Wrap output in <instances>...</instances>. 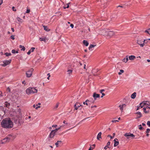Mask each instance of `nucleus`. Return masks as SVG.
<instances>
[{
	"mask_svg": "<svg viewBox=\"0 0 150 150\" xmlns=\"http://www.w3.org/2000/svg\"><path fill=\"white\" fill-rule=\"evenodd\" d=\"M83 104H84V105H88V103H87V102H83Z\"/></svg>",
	"mask_w": 150,
	"mask_h": 150,
	"instance_id": "obj_43",
	"label": "nucleus"
},
{
	"mask_svg": "<svg viewBox=\"0 0 150 150\" xmlns=\"http://www.w3.org/2000/svg\"><path fill=\"white\" fill-rule=\"evenodd\" d=\"M58 106H59V105L58 104H57L55 106V108H57L58 107Z\"/></svg>",
	"mask_w": 150,
	"mask_h": 150,
	"instance_id": "obj_56",
	"label": "nucleus"
},
{
	"mask_svg": "<svg viewBox=\"0 0 150 150\" xmlns=\"http://www.w3.org/2000/svg\"><path fill=\"white\" fill-rule=\"evenodd\" d=\"M14 37V36L13 35H12L10 37L13 40H14L15 39V38Z\"/></svg>",
	"mask_w": 150,
	"mask_h": 150,
	"instance_id": "obj_36",
	"label": "nucleus"
},
{
	"mask_svg": "<svg viewBox=\"0 0 150 150\" xmlns=\"http://www.w3.org/2000/svg\"><path fill=\"white\" fill-rule=\"evenodd\" d=\"M38 106L36 107L35 108L36 109H38V108H40L41 107L40 106Z\"/></svg>",
	"mask_w": 150,
	"mask_h": 150,
	"instance_id": "obj_51",
	"label": "nucleus"
},
{
	"mask_svg": "<svg viewBox=\"0 0 150 150\" xmlns=\"http://www.w3.org/2000/svg\"><path fill=\"white\" fill-rule=\"evenodd\" d=\"M145 32L147 33L149 35H150V30H148H148H145Z\"/></svg>",
	"mask_w": 150,
	"mask_h": 150,
	"instance_id": "obj_32",
	"label": "nucleus"
},
{
	"mask_svg": "<svg viewBox=\"0 0 150 150\" xmlns=\"http://www.w3.org/2000/svg\"><path fill=\"white\" fill-rule=\"evenodd\" d=\"M39 39L40 41H44V42H45L46 41L45 38H40Z\"/></svg>",
	"mask_w": 150,
	"mask_h": 150,
	"instance_id": "obj_29",
	"label": "nucleus"
},
{
	"mask_svg": "<svg viewBox=\"0 0 150 150\" xmlns=\"http://www.w3.org/2000/svg\"><path fill=\"white\" fill-rule=\"evenodd\" d=\"M63 123L64 124H67V123L66 121L65 120H64L63 121Z\"/></svg>",
	"mask_w": 150,
	"mask_h": 150,
	"instance_id": "obj_52",
	"label": "nucleus"
},
{
	"mask_svg": "<svg viewBox=\"0 0 150 150\" xmlns=\"http://www.w3.org/2000/svg\"><path fill=\"white\" fill-rule=\"evenodd\" d=\"M12 9L13 11H16V10L15 9V7L13 6L12 7Z\"/></svg>",
	"mask_w": 150,
	"mask_h": 150,
	"instance_id": "obj_53",
	"label": "nucleus"
},
{
	"mask_svg": "<svg viewBox=\"0 0 150 150\" xmlns=\"http://www.w3.org/2000/svg\"><path fill=\"white\" fill-rule=\"evenodd\" d=\"M102 133L101 132H100L98 134L97 137V139L98 140H100V139H101V135Z\"/></svg>",
	"mask_w": 150,
	"mask_h": 150,
	"instance_id": "obj_17",
	"label": "nucleus"
},
{
	"mask_svg": "<svg viewBox=\"0 0 150 150\" xmlns=\"http://www.w3.org/2000/svg\"><path fill=\"white\" fill-rule=\"evenodd\" d=\"M140 108H141L140 107V106H139L137 107V109L136 110H138L139 109H140Z\"/></svg>",
	"mask_w": 150,
	"mask_h": 150,
	"instance_id": "obj_57",
	"label": "nucleus"
},
{
	"mask_svg": "<svg viewBox=\"0 0 150 150\" xmlns=\"http://www.w3.org/2000/svg\"><path fill=\"white\" fill-rule=\"evenodd\" d=\"M124 136L126 137L127 139L131 138V139H134L135 137V135L131 133L130 132L124 134Z\"/></svg>",
	"mask_w": 150,
	"mask_h": 150,
	"instance_id": "obj_5",
	"label": "nucleus"
},
{
	"mask_svg": "<svg viewBox=\"0 0 150 150\" xmlns=\"http://www.w3.org/2000/svg\"><path fill=\"white\" fill-rule=\"evenodd\" d=\"M34 69L32 68L28 70L26 73V76L28 77H30L32 74V73Z\"/></svg>",
	"mask_w": 150,
	"mask_h": 150,
	"instance_id": "obj_8",
	"label": "nucleus"
},
{
	"mask_svg": "<svg viewBox=\"0 0 150 150\" xmlns=\"http://www.w3.org/2000/svg\"><path fill=\"white\" fill-rule=\"evenodd\" d=\"M136 114L137 115L136 119L140 118L142 116V114L140 112H137L136 113Z\"/></svg>",
	"mask_w": 150,
	"mask_h": 150,
	"instance_id": "obj_16",
	"label": "nucleus"
},
{
	"mask_svg": "<svg viewBox=\"0 0 150 150\" xmlns=\"http://www.w3.org/2000/svg\"><path fill=\"white\" fill-rule=\"evenodd\" d=\"M96 46V45H93L91 44L90 45L89 47H88V49L90 50V49L93 47H94Z\"/></svg>",
	"mask_w": 150,
	"mask_h": 150,
	"instance_id": "obj_28",
	"label": "nucleus"
},
{
	"mask_svg": "<svg viewBox=\"0 0 150 150\" xmlns=\"http://www.w3.org/2000/svg\"><path fill=\"white\" fill-rule=\"evenodd\" d=\"M93 97L94 98V100L93 101L92 103H93L94 102L95 100H96L97 98H100V95L94 93L93 94Z\"/></svg>",
	"mask_w": 150,
	"mask_h": 150,
	"instance_id": "obj_12",
	"label": "nucleus"
},
{
	"mask_svg": "<svg viewBox=\"0 0 150 150\" xmlns=\"http://www.w3.org/2000/svg\"><path fill=\"white\" fill-rule=\"evenodd\" d=\"M6 107H7L8 105H10V104L9 103H8L7 104H6Z\"/></svg>",
	"mask_w": 150,
	"mask_h": 150,
	"instance_id": "obj_58",
	"label": "nucleus"
},
{
	"mask_svg": "<svg viewBox=\"0 0 150 150\" xmlns=\"http://www.w3.org/2000/svg\"><path fill=\"white\" fill-rule=\"evenodd\" d=\"M3 3V0H0V6Z\"/></svg>",
	"mask_w": 150,
	"mask_h": 150,
	"instance_id": "obj_55",
	"label": "nucleus"
},
{
	"mask_svg": "<svg viewBox=\"0 0 150 150\" xmlns=\"http://www.w3.org/2000/svg\"><path fill=\"white\" fill-rule=\"evenodd\" d=\"M5 54L6 55V57H8L9 56H11V54L10 53H8V52H6V53H5Z\"/></svg>",
	"mask_w": 150,
	"mask_h": 150,
	"instance_id": "obj_30",
	"label": "nucleus"
},
{
	"mask_svg": "<svg viewBox=\"0 0 150 150\" xmlns=\"http://www.w3.org/2000/svg\"><path fill=\"white\" fill-rule=\"evenodd\" d=\"M61 127V126H60V127H59L58 128H57V129H54L55 130V131H56L57 132V131Z\"/></svg>",
	"mask_w": 150,
	"mask_h": 150,
	"instance_id": "obj_41",
	"label": "nucleus"
},
{
	"mask_svg": "<svg viewBox=\"0 0 150 150\" xmlns=\"http://www.w3.org/2000/svg\"><path fill=\"white\" fill-rule=\"evenodd\" d=\"M136 92L134 93L131 96V98L132 99H134L136 97Z\"/></svg>",
	"mask_w": 150,
	"mask_h": 150,
	"instance_id": "obj_23",
	"label": "nucleus"
},
{
	"mask_svg": "<svg viewBox=\"0 0 150 150\" xmlns=\"http://www.w3.org/2000/svg\"><path fill=\"white\" fill-rule=\"evenodd\" d=\"M110 142H108L107 143V146H108L110 145Z\"/></svg>",
	"mask_w": 150,
	"mask_h": 150,
	"instance_id": "obj_54",
	"label": "nucleus"
},
{
	"mask_svg": "<svg viewBox=\"0 0 150 150\" xmlns=\"http://www.w3.org/2000/svg\"><path fill=\"white\" fill-rule=\"evenodd\" d=\"M147 125H149V127H150V121H148L147 122Z\"/></svg>",
	"mask_w": 150,
	"mask_h": 150,
	"instance_id": "obj_44",
	"label": "nucleus"
},
{
	"mask_svg": "<svg viewBox=\"0 0 150 150\" xmlns=\"http://www.w3.org/2000/svg\"><path fill=\"white\" fill-rule=\"evenodd\" d=\"M107 137H110L111 139H112L113 138V137H112L110 135H108Z\"/></svg>",
	"mask_w": 150,
	"mask_h": 150,
	"instance_id": "obj_39",
	"label": "nucleus"
},
{
	"mask_svg": "<svg viewBox=\"0 0 150 150\" xmlns=\"http://www.w3.org/2000/svg\"><path fill=\"white\" fill-rule=\"evenodd\" d=\"M83 43L84 45L86 46H87L88 45V41L86 40H84L83 41Z\"/></svg>",
	"mask_w": 150,
	"mask_h": 150,
	"instance_id": "obj_24",
	"label": "nucleus"
},
{
	"mask_svg": "<svg viewBox=\"0 0 150 150\" xmlns=\"http://www.w3.org/2000/svg\"><path fill=\"white\" fill-rule=\"evenodd\" d=\"M139 106H140V108H142L144 106V105H143V103H141L140 104V105H139Z\"/></svg>",
	"mask_w": 150,
	"mask_h": 150,
	"instance_id": "obj_34",
	"label": "nucleus"
},
{
	"mask_svg": "<svg viewBox=\"0 0 150 150\" xmlns=\"http://www.w3.org/2000/svg\"><path fill=\"white\" fill-rule=\"evenodd\" d=\"M11 30H12L13 32H14V29L13 28H11Z\"/></svg>",
	"mask_w": 150,
	"mask_h": 150,
	"instance_id": "obj_60",
	"label": "nucleus"
},
{
	"mask_svg": "<svg viewBox=\"0 0 150 150\" xmlns=\"http://www.w3.org/2000/svg\"><path fill=\"white\" fill-rule=\"evenodd\" d=\"M126 105L125 104H124L122 105H120L118 107L120 108V109L121 110V112H122L123 111V108L126 107Z\"/></svg>",
	"mask_w": 150,
	"mask_h": 150,
	"instance_id": "obj_14",
	"label": "nucleus"
},
{
	"mask_svg": "<svg viewBox=\"0 0 150 150\" xmlns=\"http://www.w3.org/2000/svg\"><path fill=\"white\" fill-rule=\"evenodd\" d=\"M105 91V90L104 89H102V90H100V93H103V91Z\"/></svg>",
	"mask_w": 150,
	"mask_h": 150,
	"instance_id": "obj_47",
	"label": "nucleus"
},
{
	"mask_svg": "<svg viewBox=\"0 0 150 150\" xmlns=\"http://www.w3.org/2000/svg\"><path fill=\"white\" fill-rule=\"evenodd\" d=\"M18 117H19L18 116H16L14 118V122L15 124H16V121H18Z\"/></svg>",
	"mask_w": 150,
	"mask_h": 150,
	"instance_id": "obj_26",
	"label": "nucleus"
},
{
	"mask_svg": "<svg viewBox=\"0 0 150 150\" xmlns=\"http://www.w3.org/2000/svg\"><path fill=\"white\" fill-rule=\"evenodd\" d=\"M145 108H146V109H148V110H149L150 109V107L148 106H146Z\"/></svg>",
	"mask_w": 150,
	"mask_h": 150,
	"instance_id": "obj_61",
	"label": "nucleus"
},
{
	"mask_svg": "<svg viewBox=\"0 0 150 150\" xmlns=\"http://www.w3.org/2000/svg\"><path fill=\"white\" fill-rule=\"evenodd\" d=\"M10 136L9 135V137H6L2 140L1 144H4L6 142H9L11 139V138L9 137Z\"/></svg>",
	"mask_w": 150,
	"mask_h": 150,
	"instance_id": "obj_7",
	"label": "nucleus"
},
{
	"mask_svg": "<svg viewBox=\"0 0 150 150\" xmlns=\"http://www.w3.org/2000/svg\"><path fill=\"white\" fill-rule=\"evenodd\" d=\"M72 72L73 71L71 69H68L67 71V74L69 76H71V74H72Z\"/></svg>",
	"mask_w": 150,
	"mask_h": 150,
	"instance_id": "obj_18",
	"label": "nucleus"
},
{
	"mask_svg": "<svg viewBox=\"0 0 150 150\" xmlns=\"http://www.w3.org/2000/svg\"><path fill=\"white\" fill-rule=\"evenodd\" d=\"M62 142V141H58L57 142L55 143V145H56V147H58L59 144H61Z\"/></svg>",
	"mask_w": 150,
	"mask_h": 150,
	"instance_id": "obj_25",
	"label": "nucleus"
},
{
	"mask_svg": "<svg viewBox=\"0 0 150 150\" xmlns=\"http://www.w3.org/2000/svg\"><path fill=\"white\" fill-rule=\"evenodd\" d=\"M15 50H12V53H13V54H14L15 53Z\"/></svg>",
	"mask_w": 150,
	"mask_h": 150,
	"instance_id": "obj_48",
	"label": "nucleus"
},
{
	"mask_svg": "<svg viewBox=\"0 0 150 150\" xmlns=\"http://www.w3.org/2000/svg\"><path fill=\"white\" fill-rule=\"evenodd\" d=\"M139 127H139V129L140 130H142L143 129V127L142 126V125H140L139 126Z\"/></svg>",
	"mask_w": 150,
	"mask_h": 150,
	"instance_id": "obj_35",
	"label": "nucleus"
},
{
	"mask_svg": "<svg viewBox=\"0 0 150 150\" xmlns=\"http://www.w3.org/2000/svg\"><path fill=\"white\" fill-rule=\"evenodd\" d=\"M70 27H71V28H74V25H73V24H70Z\"/></svg>",
	"mask_w": 150,
	"mask_h": 150,
	"instance_id": "obj_50",
	"label": "nucleus"
},
{
	"mask_svg": "<svg viewBox=\"0 0 150 150\" xmlns=\"http://www.w3.org/2000/svg\"><path fill=\"white\" fill-rule=\"evenodd\" d=\"M99 71V70L98 69L95 68L92 69L91 71V73L94 76H97L98 74H96Z\"/></svg>",
	"mask_w": 150,
	"mask_h": 150,
	"instance_id": "obj_9",
	"label": "nucleus"
},
{
	"mask_svg": "<svg viewBox=\"0 0 150 150\" xmlns=\"http://www.w3.org/2000/svg\"><path fill=\"white\" fill-rule=\"evenodd\" d=\"M136 58L135 56L134 55H132L129 57V59L130 60H134Z\"/></svg>",
	"mask_w": 150,
	"mask_h": 150,
	"instance_id": "obj_20",
	"label": "nucleus"
},
{
	"mask_svg": "<svg viewBox=\"0 0 150 150\" xmlns=\"http://www.w3.org/2000/svg\"><path fill=\"white\" fill-rule=\"evenodd\" d=\"M118 122V121L117 120H113L112 121V122Z\"/></svg>",
	"mask_w": 150,
	"mask_h": 150,
	"instance_id": "obj_49",
	"label": "nucleus"
},
{
	"mask_svg": "<svg viewBox=\"0 0 150 150\" xmlns=\"http://www.w3.org/2000/svg\"><path fill=\"white\" fill-rule=\"evenodd\" d=\"M108 148H109V147L107 145L104 148V149L105 150L107 149Z\"/></svg>",
	"mask_w": 150,
	"mask_h": 150,
	"instance_id": "obj_42",
	"label": "nucleus"
},
{
	"mask_svg": "<svg viewBox=\"0 0 150 150\" xmlns=\"http://www.w3.org/2000/svg\"><path fill=\"white\" fill-rule=\"evenodd\" d=\"M146 102L147 101H144L142 102L143 103V104L144 106L145 105H146Z\"/></svg>",
	"mask_w": 150,
	"mask_h": 150,
	"instance_id": "obj_38",
	"label": "nucleus"
},
{
	"mask_svg": "<svg viewBox=\"0 0 150 150\" xmlns=\"http://www.w3.org/2000/svg\"><path fill=\"white\" fill-rule=\"evenodd\" d=\"M2 93L1 91H0V97L2 96Z\"/></svg>",
	"mask_w": 150,
	"mask_h": 150,
	"instance_id": "obj_62",
	"label": "nucleus"
},
{
	"mask_svg": "<svg viewBox=\"0 0 150 150\" xmlns=\"http://www.w3.org/2000/svg\"><path fill=\"white\" fill-rule=\"evenodd\" d=\"M38 92V90L34 87H29L26 89V92L28 95L31 94L36 93Z\"/></svg>",
	"mask_w": 150,
	"mask_h": 150,
	"instance_id": "obj_3",
	"label": "nucleus"
},
{
	"mask_svg": "<svg viewBox=\"0 0 150 150\" xmlns=\"http://www.w3.org/2000/svg\"><path fill=\"white\" fill-rule=\"evenodd\" d=\"M150 131V129H146V133H148Z\"/></svg>",
	"mask_w": 150,
	"mask_h": 150,
	"instance_id": "obj_37",
	"label": "nucleus"
},
{
	"mask_svg": "<svg viewBox=\"0 0 150 150\" xmlns=\"http://www.w3.org/2000/svg\"><path fill=\"white\" fill-rule=\"evenodd\" d=\"M16 124H17L18 125H21V124H22L24 122L22 118V117L20 116L18 117V121H16Z\"/></svg>",
	"mask_w": 150,
	"mask_h": 150,
	"instance_id": "obj_6",
	"label": "nucleus"
},
{
	"mask_svg": "<svg viewBox=\"0 0 150 150\" xmlns=\"http://www.w3.org/2000/svg\"><path fill=\"white\" fill-rule=\"evenodd\" d=\"M16 19L18 22H19L21 23H22L23 21L21 18L19 17H17Z\"/></svg>",
	"mask_w": 150,
	"mask_h": 150,
	"instance_id": "obj_27",
	"label": "nucleus"
},
{
	"mask_svg": "<svg viewBox=\"0 0 150 150\" xmlns=\"http://www.w3.org/2000/svg\"><path fill=\"white\" fill-rule=\"evenodd\" d=\"M22 83H23V84H25V81H23Z\"/></svg>",
	"mask_w": 150,
	"mask_h": 150,
	"instance_id": "obj_64",
	"label": "nucleus"
},
{
	"mask_svg": "<svg viewBox=\"0 0 150 150\" xmlns=\"http://www.w3.org/2000/svg\"><path fill=\"white\" fill-rule=\"evenodd\" d=\"M118 139L115 138L114 140V146L115 147L118 145L119 144V142L117 141Z\"/></svg>",
	"mask_w": 150,
	"mask_h": 150,
	"instance_id": "obj_15",
	"label": "nucleus"
},
{
	"mask_svg": "<svg viewBox=\"0 0 150 150\" xmlns=\"http://www.w3.org/2000/svg\"><path fill=\"white\" fill-rule=\"evenodd\" d=\"M11 61V59H9L8 60H4L3 61V64H2V66L3 67H5L6 65L9 64Z\"/></svg>",
	"mask_w": 150,
	"mask_h": 150,
	"instance_id": "obj_11",
	"label": "nucleus"
},
{
	"mask_svg": "<svg viewBox=\"0 0 150 150\" xmlns=\"http://www.w3.org/2000/svg\"><path fill=\"white\" fill-rule=\"evenodd\" d=\"M25 47L23 46L22 49L21 50H23V51H25Z\"/></svg>",
	"mask_w": 150,
	"mask_h": 150,
	"instance_id": "obj_40",
	"label": "nucleus"
},
{
	"mask_svg": "<svg viewBox=\"0 0 150 150\" xmlns=\"http://www.w3.org/2000/svg\"><path fill=\"white\" fill-rule=\"evenodd\" d=\"M120 71L121 72H119L118 73V74L119 75H120L121 74H122L121 73H123L124 72V71L123 70H120Z\"/></svg>",
	"mask_w": 150,
	"mask_h": 150,
	"instance_id": "obj_33",
	"label": "nucleus"
},
{
	"mask_svg": "<svg viewBox=\"0 0 150 150\" xmlns=\"http://www.w3.org/2000/svg\"><path fill=\"white\" fill-rule=\"evenodd\" d=\"M102 35L104 36L107 39H109L114 36L115 33L112 31H110L108 29L105 28L101 30Z\"/></svg>",
	"mask_w": 150,
	"mask_h": 150,
	"instance_id": "obj_1",
	"label": "nucleus"
},
{
	"mask_svg": "<svg viewBox=\"0 0 150 150\" xmlns=\"http://www.w3.org/2000/svg\"><path fill=\"white\" fill-rule=\"evenodd\" d=\"M7 91H8V92H10V89L9 87H8L7 89Z\"/></svg>",
	"mask_w": 150,
	"mask_h": 150,
	"instance_id": "obj_46",
	"label": "nucleus"
},
{
	"mask_svg": "<svg viewBox=\"0 0 150 150\" xmlns=\"http://www.w3.org/2000/svg\"><path fill=\"white\" fill-rule=\"evenodd\" d=\"M43 26L44 28V30L46 31H49L50 30L49 29L48 27L45 25H43Z\"/></svg>",
	"mask_w": 150,
	"mask_h": 150,
	"instance_id": "obj_21",
	"label": "nucleus"
},
{
	"mask_svg": "<svg viewBox=\"0 0 150 150\" xmlns=\"http://www.w3.org/2000/svg\"><path fill=\"white\" fill-rule=\"evenodd\" d=\"M93 149V148H92L91 146H90L88 150H92Z\"/></svg>",
	"mask_w": 150,
	"mask_h": 150,
	"instance_id": "obj_59",
	"label": "nucleus"
},
{
	"mask_svg": "<svg viewBox=\"0 0 150 150\" xmlns=\"http://www.w3.org/2000/svg\"><path fill=\"white\" fill-rule=\"evenodd\" d=\"M146 40H145V39L143 40L142 39L139 38L137 40L136 43L139 45L141 47H143L145 45V44L147 43V42H146Z\"/></svg>",
	"mask_w": 150,
	"mask_h": 150,
	"instance_id": "obj_4",
	"label": "nucleus"
},
{
	"mask_svg": "<svg viewBox=\"0 0 150 150\" xmlns=\"http://www.w3.org/2000/svg\"><path fill=\"white\" fill-rule=\"evenodd\" d=\"M102 94V95L103 96H104L105 95V94L104 93H101Z\"/></svg>",
	"mask_w": 150,
	"mask_h": 150,
	"instance_id": "obj_63",
	"label": "nucleus"
},
{
	"mask_svg": "<svg viewBox=\"0 0 150 150\" xmlns=\"http://www.w3.org/2000/svg\"><path fill=\"white\" fill-rule=\"evenodd\" d=\"M128 56H126V57L124 58L122 60V61L125 63H126L128 61Z\"/></svg>",
	"mask_w": 150,
	"mask_h": 150,
	"instance_id": "obj_22",
	"label": "nucleus"
},
{
	"mask_svg": "<svg viewBox=\"0 0 150 150\" xmlns=\"http://www.w3.org/2000/svg\"><path fill=\"white\" fill-rule=\"evenodd\" d=\"M30 12V10L29 9H27L26 11V13H28Z\"/></svg>",
	"mask_w": 150,
	"mask_h": 150,
	"instance_id": "obj_45",
	"label": "nucleus"
},
{
	"mask_svg": "<svg viewBox=\"0 0 150 150\" xmlns=\"http://www.w3.org/2000/svg\"><path fill=\"white\" fill-rule=\"evenodd\" d=\"M35 48L34 47H32L31 49L29 51L27 52V54L28 55H29L31 52H33L34 51V50L35 49Z\"/></svg>",
	"mask_w": 150,
	"mask_h": 150,
	"instance_id": "obj_19",
	"label": "nucleus"
},
{
	"mask_svg": "<svg viewBox=\"0 0 150 150\" xmlns=\"http://www.w3.org/2000/svg\"><path fill=\"white\" fill-rule=\"evenodd\" d=\"M57 132L55 130H52L49 136V137L50 138H53L56 134Z\"/></svg>",
	"mask_w": 150,
	"mask_h": 150,
	"instance_id": "obj_10",
	"label": "nucleus"
},
{
	"mask_svg": "<svg viewBox=\"0 0 150 150\" xmlns=\"http://www.w3.org/2000/svg\"><path fill=\"white\" fill-rule=\"evenodd\" d=\"M146 108L145 107H144L143 109L144 111V112H145L146 113H148L149 112V110H148V111H146Z\"/></svg>",
	"mask_w": 150,
	"mask_h": 150,
	"instance_id": "obj_31",
	"label": "nucleus"
},
{
	"mask_svg": "<svg viewBox=\"0 0 150 150\" xmlns=\"http://www.w3.org/2000/svg\"><path fill=\"white\" fill-rule=\"evenodd\" d=\"M81 106L82 105H80L79 103H76L74 106V109L75 110H77L78 108L80 107V106Z\"/></svg>",
	"mask_w": 150,
	"mask_h": 150,
	"instance_id": "obj_13",
	"label": "nucleus"
},
{
	"mask_svg": "<svg viewBox=\"0 0 150 150\" xmlns=\"http://www.w3.org/2000/svg\"><path fill=\"white\" fill-rule=\"evenodd\" d=\"M2 126L5 128H11L13 127V122L9 118H6L3 120L1 122Z\"/></svg>",
	"mask_w": 150,
	"mask_h": 150,
	"instance_id": "obj_2",
	"label": "nucleus"
}]
</instances>
